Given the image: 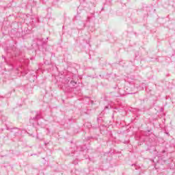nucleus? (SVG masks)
Listing matches in <instances>:
<instances>
[{
  "instance_id": "obj_1",
  "label": "nucleus",
  "mask_w": 175,
  "mask_h": 175,
  "mask_svg": "<svg viewBox=\"0 0 175 175\" xmlns=\"http://www.w3.org/2000/svg\"><path fill=\"white\" fill-rule=\"evenodd\" d=\"M5 51L6 52L8 58H17V57H21V51L15 45L5 48Z\"/></svg>"
},
{
  "instance_id": "obj_2",
  "label": "nucleus",
  "mask_w": 175,
  "mask_h": 175,
  "mask_svg": "<svg viewBox=\"0 0 175 175\" xmlns=\"http://www.w3.org/2000/svg\"><path fill=\"white\" fill-rule=\"evenodd\" d=\"M40 118H42V115H40V113H37L35 117L30 118V124H32L33 126H35L36 124H39V122L38 121H39Z\"/></svg>"
},
{
  "instance_id": "obj_3",
  "label": "nucleus",
  "mask_w": 175,
  "mask_h": 175,
  "mask_svg": "<svg viewBox=\"0 0 175 175\" xmlns=\"http://www.w3.org/2000/svg\"><path fill=\"white\" fill-rule=\"evenodd\" d=\"M116 91H118V94L115 95L116 98H118V96H121L122 95H125V93L124 92V90L118 88L116 89Z\"/></svg>"
},
{
  "instance_id": "obj_4",
  "label": "nucleus",
  "mask_w": 175,
  "mask_h": 175,
  "mask_svg": "<svg viewBox=\"0 0 175 175\" xmlns=\"http://www.w3.org/2000/svg\"><path fill=\"white\" fill-rule=\"evenodd\" d=\"M27 6L35 8V6H36V1H34L33 0L29 1V2L27 3Z\"/></svg>"
},
{
  "instance_id": "obj_5",
  "label": "nucleus",
  "mask_w": 175,
  "mask_h": 175,
  "mask_svg": "<svg viewBox=\"0 0 175 175\" xmlns=\"http://www.w3.org/2000/svg\"><path fill=\"white\" fill-rule=\"evenodd\" d=\"M37 44H38V46H43V44H44V42H43V39L38 38L37 39Z\"/></svg>"
},
{
  "instance_id": "obj_6",
  "label": "nucleus",
  "mask_w": 175,
  "mask_h": 175,
  "mask_svg": "<svg viewBox=\"0 0 175 175\" xmlns=\"http://www.w3.org/2000/svg\"><path fill=\"white\" fill-rule=\"evenodd\" d=\"M124 92H125V94H132L133 93L131 92V87H127V86H125L124 87Z\"/></svg>"
},
{
  "instance_id": "obj_7",
  "label": "nucleus",
  "mask_w": 175,
  "mask_h": 175,
  "mask_svg": "<svg viewBox=\"0 0 175 175\" xmlns=\"http://www.w3.org/2000/svg\"><path fill=\"white\" fill-rule=\"evenodd\" d=\"M5 62H7L8 65L10 66V70H13L14 66H13V63H12V60H10V62H8V60L5 59Z\"/></svg>"
},
{
  "instance_id": "obj_8",
  "label": "nucleus",
  "mask_w": 175,
  "mask_h": 175,
  "mask_svg": "<svg viewBox=\"0 0 175 175\" xmlns=\"http://www.w3.org/2000/svg\"><path fill=\"white\" fill-rule=\"evenodd\" d=\"M85 146H78L77 150L78 151H84L85 150Z\"/></svg>"
},
{
  "instance_id": "obj_9",
  "label": "nucleus",
  "mask_w": 175,
  "mask_h": 175,
  "mask_svg": "<svg viewBox=\"0 0 175 175\" xmlns=\"http://www.w3.org/2000/svg\"><path fill=\"white\" fill-rule=\"evenodd\" d=\"M144 88H147V86L146 85V83H142L140 86H139V90H144Z\"/></svg>"
},
{
  "instance_id": "obj_10",
  "label": "nucleus",
  "mask_w": 175,
  "mask_h": 175,
  "mask_svg": "<svg viewBox=\"0 0 175 175\" xmlns=\"http://www.w3.org/2000/svg\"><path fill=\"white\" fill-rule=\"evenodd\" d=\"M70 83L72 84L73 87H75V85H76V84H77V83L75 81H71Z\"/></svg>"
},
{
  "instance_id": "obj_11",
  "label": "nucleus",
  "mask_w": 175,
  "mask_h": 175,
  "mask_svg": "<svg viewBox=\"0 0 175 175\" xmlns=\"http://www.w3.org/2000/svg\"><path fill=\"white\" fill-rule=\"evenodd\" d=\"M49 0H40V2H42V3H46Z\"/></svg>"
},
{
  "instance_id": "obj_12",
  "label": "nucleus",
  "mask_w": 175,
  "mask_h": 175,
  "mask_svg": "<svg viewBox=\"0 0 175 175\" xmlns=\"http://www.w3.org/2000/svg\"><path fill=\"white\" fill-rule=\"evenodd\" d=\"M106 109H111V105H107L105 107V110H106Z\"/></svg>"
},
{
  "instance_id": "obj_13",
  "label": "nucleus",
  "mask_w": 175,
  "mask_h": 175,
  "mask_svg": "<svg viewBox=\"0 0 175 175\" xmlns=\"http://www.w3.org/2000/svg\"><path fill=\"white\" fill-rule=\"evenodd\" d=\"M90 20H91V18L90 16H88L86 19V23H90Z\"/></svg>"
},
{
  "instance_id": "obj_14",
  "label": "nucleus",
  "mask_w": 175,
  "mask_h": 175,
  "mask_svg": "<svg viewBox=\"0 0 175 175\" xmlns=\"http://www.w3.org/2000/svg\"><path fill=\"white\" fill-rule=\"evenodd\" d=\"M146 92H150L151 89H149L148 88H146Z\"/></svg>"
},
{
  "instance_id": "obj_15",
  "label": "nucleus",
  "mask_w": 175,
  "mask_h": 175,
  "mask_svg": "<svg viewBox=\"0 0 175 175\" xmlns=\"http://www.w3.org/2000/svg\"><path fill=\"white\" fill-rule=\"evenodd\" d=\"M73 163H74V165H76L77 163V162L74 161Z\"/></svg>"
},
{
  "instance_id": "obj_16",
  "label": "nucleus",
  "mask_w": 175,
  "mask_h": 175,
  "mask_svg": "<svg viewBox=\"0 0 175 175\" xmlns=\"http://www.w3.org/2000/svg\"><path fill=\"white\" fill-rule=\"evenodd\" d=\"M84 27H85V23H83V28H84Z\"/></svg>"
},
{
  "instance_id": "obj_17",
  "label": "nucleus",
  "mask_w": 175,
  "mask_h": 175,
  "mask_svg": "<svg viewBox=\"0 0 175 175\" xmlns=\"http://www.w3.org/2000/svg\"><path fill=\"white\" fill-rule=\"evenodd\" d=\"M16 70H20V71H21V70H18V68H16Z\"/></svg>"
},
{
  "instance_id": "obj_18",
  "label": "nucleus",
  "mask_w": 175,
  "mask_h": 175,
  "mask_svg": "<svg viewBox=\"0 0 175 175\" xmlns=\"http://www.w3.org/2000/svg\"><path fill=\"white\" fill-rule=\"evenodd\" d=\"M2 57H3V58H4V59H5V56L3 55Z\"/></svg>"
},
{
  "instance_id": "obj_19",
  "label": "nucleus",
  "mask_w": 175,
  "mask_h": 175,
  "mask_svg": "<svg viewBox=\"0 0 175 175\" xmlns=\"http://www.w3.org/2000/svg\"><path fill=\"white\" fill-rule=\"evenodd\" d=\"M90 126H91V124H90Z\"/></svg>"
}]
</instances>
